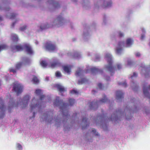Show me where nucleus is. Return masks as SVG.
Instances as JSON below:
<instances>
[{
	"label": "nucleus",
	"mask_w": 150,
	"mask_h": 150,
	"mask_svg": "<svg viewBox=\"0 0 150 150\" xmlns=\"http://www.w3.org/2000/svg\"><path fill=\"white\" fill-rule=\"evenodd\" d=\"M54 105L56 106H60V111L62 113L64 117L67 118L69 116L68 112L66 110L67 105L63 102V101L59 99V97L57 96L54 102Z\"/></svg>",
	"instance_id": "nucleus-1"
},
{
	"label": "nucleus",
	"mask_w": 150,
	"mask_h": 150,
	"mask_svg": "<svg viewBox=\"0 0 150 150\" xmlns=\"http://www.w3.org/2000/svg\"><path fill=\"white\" fill-rule=\"evenodd\" d=\"M105 58L108 61V64L106 67V69L110 72L114 73L115 69V67L112 65V61L111 55L110 54H107Z\"/></svg>",
	"instance_id": "nucleus-2"
},
{
	"label": "nucleus",
	"mask_w": 150,
	"mask_h": 150,
	"mask_svg": "<svg viewBox=\"0 0 150 150\" xmlns=\"http://www.w3.org/2000/svg\"><path fill=\"white\" fill-rule=\"evenodd\" d=\"M23 85L17 82H15L13 83L12 90L15 92L17 96L22 93L23 92Z\"/></svg>",
	"instance_id": "nucleus-3"
},
{
	"label": "nucleus",
	"mask_w": 150,
	"mask_h": 150,
	"mask_svg": "<svg viewBox=\"0 0 150 150\" xmlns=\"http://www.w3.org/2000/svg\"><path fill=\"white\" fill-rule=\"evenodd\" d=\"M108 99L106 98V96L104 95L103 98L99 101L96 102H92L89 103V106L91 109L95 110V108L97 107L98 104H101L103 103L106 102L108 101Z\"/></svg>",
	"instance_id": "nucleus-4"
},
{
	"label": "nucleus",
	"mask_w": 150,
	"mask_h": 150,
	"mask_svg": "<svg viewBox=\"0 0 150 150\" xmlns=\"http://www.w3.org/2000/svg\"><path fill=\"white\" fill-rule=\"evenodd\" d=\"M65 20L61 15H59L54 22V25L59 27L64 24Z\"/></svg>",
	"instance_id": "nucleus-5"
},
{
	"label": "nucleus",
	"mask_w": 150,
	"mask_h": 150,
	"mask_svg": "<svg viewBox=\"0 0 150 150\" xmlns=\"http://www.w3.org/2000/svg\"><path fill=\"white\" fill-rule=\"evenodd\" d=\"M45 47L47 50L50 51H53L56 48V45L53 44L51 42H47L45 45Z\"/></svg>",
	"instance_id": "nucleus-6"
},
{
	"label": "nucleus",
	"mask_w": 150,
	"mask_h": 150,
	"mask_svg": "<svg viewBox=\"0 0 150 150\" xmlns=\"http://www.w3.org/2000/svg\"><path fill=\"white\" fill-rule=\"evenodd\" d=\"M23 63L22 62H18L15 65V69L11 68L9 69V71L10 72H12L13 73H16V71L19 69L21 67Z\"/></svg>",
	"instance_id": "nucleus-7"
},
{
	"label": "nucleus",
	"mask_w": 150,
	"mask_h": 150,
	"mask_svg": "<svg viewBox=\"0 0 150 150\" xmlns=\"http://www.w3.org/2000/svg\"><path fill=\"white\" fill-rule=\"evenodd\" d=\"M62 66L61 63L57 60H54L51 63L50 67L53 68L55 67H59Z\"/></svg>",
	"instance_id": "nucleus-8"
},
{
	"label": "nucleus",
	"mask_w": 150,
	"mask_h": 150,
	"mask_svg": "<svg viewBox=\"0 0 150 150\" xmlns=\"http://www.w3.org/2000/svg\"><path fill=\"white\" fill-rule=\"evenodd\" d=\"M30 99V96L27 95L25 96L21 100L22 103L23 104V107H25L28 105Z\"/></svg>",
	"instance_id": "nucleus-9"
},
{
	"label": "nucleus",
	"mask_w": 150,
	"mask_h": 150,
	"mask_svg": "<svg viewBox=\"0 0 150 150\" xmlns=\"http://www.w3.org/2000/svg\"><path fill=\"white\" fill-rule=\"evenodd\" d=\"M24 48L25 49L26 51L30 54H33V51L31 46L29 44H25L23 45Z\"/></svg>",
	"instance_id": "nucleus-10"
},
{
	"label": "nucleus",
	"mask_w": 150,
	"mask_h": 150,
	"mask_svg": "<svg viewBox=\"0 0 150 150\" xmlns=\"http://www.w3.org/2000/svg\"><path fill=\"white\" fill-rule=\"evenodd\" d=\"M54 86L57 88V90L62 93L66 91V89L64 87L59 84H56Z\"/></svg>",
	"instance_id": "nucleus-11"
},
{
	"label": "nucleus",
	"mask_w": 150,
	"mask_h": 150,
	"mask_svg": "<svg viewBox=\"0 0 150 150\" xmlns=\"http://www.w3.org/2000/svg\"><path fill=\"white\" fill-rule=\"evenodd\" d=\"M37 101L38 100H36L35 98L32 99L30 105V107L32 110L38 106V105L37 104Z\"/></svg>",
	"instance_id": "nucleus-12"
},
{
	"label": "nucleus",
	"mask_w": 150,
	"mask_h": 150,
	"mask_svg": "<svg viewBox=\"0 0 150 150\" xmlns=\"http://www.w3.org/2000/svg\"><path fill=\"white\" fill-rule=\"evenodd\" d=\"M148 89L150 90V86L147 87H146L145 86L143 87V90L144 94L146 97H148L149 98H150L149 94L148 91Z\"/></svg>",
	"instance_id": "nucleus-13"
},
{
	"label": "nucleus",
	"mask_w": 150,
	"mask_h": 150,
	"mask_svg": "<svg viewBox=\"0 0 150 150\" xmlns=\"http://www.w3.org/2000/svg\"><path fill=\"white\" fill-rule=\"evenodd\" d=\"M124 93H123L120 91H116V99L117 100H120L122 98H123V95Z\"/></svg>",
	"instance_id": "nucleus-14"
},
{
	"label": "nucleus",
	"mask_w": 150,
	"mask_h": 150,
	"mask_svg": "<svg viewBox=\"0 0 150 150\" xmlns=\"http://www.w3.org/2000/svg\"><path fill=\"white\" fill-rule=\"evenodd\" d=\"M91 70L92 73L96 74L98 73H102L103 71L102 70L96 68V67L91 68Z\"/></svg>",
	"instance_id": "nucleus-15"
},
{
	"label": "nucleus",
	"mask_w": 150,
	"mask_h": 150,
	"mask_svg": "<svg viewBox=\"0 0 150 150\" xmlns=\"http://www.w3.org/2000/svg\"><path fill=\"white\" fill-rule=\"evenodd\" d=\"M133 42V40L131 39L130 38L127 39L126 40V47H130L132 45Z\"/></svg>",
	"instance_id": "nucleus-16"
},
{
	"label": "nucleus",
	"mask_w": 150,
	"mask_h": 150,
	"mask_svg": "<svg viewBox=\"0 0 150 150\" xmlns=\"http://www.w3.org/2000/svg\"><path fill=\"white\" fill-rule=\"evenodd\" d=\"M11 39L14 42H17L18 40V36L15 34H12L11 35Z\"/></svg>",
	"instance_id": "nucleus-17"
},
{
	"label": "nucleus",
	"mask_w": 150,
	"mask_h": 150,
	"mask_svg": "<svg viewBox=\"0 0 150 150\" xmlns=\"http://www.w3.org/2000/svg\"><path fill=\"white\" fill-rule=\"evenodd\" d=\"M15 49L16 51H21L23 50L24 47L20 45H16L14 46Z\"/></svg>",
	"instance_id": "nucleus-18"
},
{
	"label": "nucleus",
	"mask_w": 150,
	"mask_h": 150,
	"mask_svg": "<svg viewBox=\"0 0 150 150\" xmlns=\"http://www.w3.org/2000/svg\"><path fill=\"white\" fill-rule=\"evenodd\" d=\"M0 103L1 104V106H0V112H4L5 110V108L4 104L3 103L2 100L1 98H0Z\"/></svg>",
	"instance_id": "nucleus-19"
},
{
	"label": "nucleus",
	"mask_w": 150,
	"mask_h": 150,
	"mask_svg": "<svg viewBox=\"0 0 150 150\" xmlns=\"http://www.w3.org/2000/svg\"><path fill=\"white\" fill-rule=\"evenodd\" d=\"M63 68L64 71L67 73H69L71 72V67H70L65 66H63Z\"/></svg>",
	"instance_id": "nucleus-20"
},
{
	"label": "nucleus",
	"mask_w": 150,
	"mask_h": 150,
	"mask_svg": "<svg viewBox=\"0 0 150 150\" xmlns=\"http://www.w3.org/2000/svg\"><path fill=\"white\" fill-rule=\"evenodd\" d=\"M51 4H52L55 7V8L58 7V6H59V5L58 3H55L54 0H49L48 1Z\"/></svg>",
	"instance_id": "nucleus-21"
},
{
	"label": "nucleus",
	"mask_w": 150,
	"mask_h": 150,
	"mask_svg": "<svg viewBox=\"0 0 150 150\" xmlns=\"http://www.w3.org/2000/svg\"><path fill=\"white\" fill-rule=\"evenodd\" d=\"M87 118L86 117L83 118V119L82 122H84V124L86 125V126H85V127H84V126H82V129H85V128H86V127H87V126H89L88 124H87L88 122H87ZM88 124H89V123Z\"/></svg>",
	"instance_id": "nucleus-22"
},
{
	"label": "nucleus",
	"mask_w": 150,
	"mask_h": 150,
	"mask_svg": "<svg viewBox=\"0 0 150 150\" xmlns=\"http://www.w3.org/2000/svg\"><path fill=\"white\" fill-rule=\"evenodd\" d=\"M88 80L85 78H82L80 80L78 81V84H81L85 82H87Z\"/></svg>",
	"instance_id": "nucleus-23"
},
{
	"label": "nucleus",
	"mask_w": 150,
	"mask_h": 150,
	"mask_svg": "<svg viewBox=\"0 0 150 150\" xmlns=\"http://www.w3.org/2000/svg\"><path fill=\"white\" fill-rule=\"evenodd\" d=\"M32 81H33V83L35 84L38 83L39 81L37 77L35 76H33L32 80Z\"/></svg>",
	"instance_id": "nucleus-24"
},
{
	"label": "nucleus",
	"mask_w": 150,
	"mask_h": 150,
	"mask_svg": "<svg viewBox=\"0 0 150 150\" xmlns=\"http://www.w3.org/2000/svg\"><path fill=\"white\" fill-rule=\"evenodd\" d=\"M7 47V46L4 44L1 45H0V52L2 50L6 49Z\"/></svg>",
	"instance_id": "nucleus-25"
},
{
	"label": "nucleus",
	"mask_w": 150,
	"mask_h": 150,
	"mask_svg": "<svg viewBox=\"0 0 150 150\" xmlns=\"http://www.w3.org/2000/svg\"><path fill=\"white\" fill-rule=\"evenodd\" d=\"M40 64L44 67H46L47 65V64L45 61H42L40 63Z\"/></svg>",
	"instance_id": "nucleus-26"
},
{
	"label": "nucleus",
	"mask_w": 150,
	"mask_h": 150,
	"mask_svg": "<svg viewBox=\"0 0 150 150\" xmlns=\"http://www.w3.org/2000/svg\"><path fill=\"white\" fill-rule=\"evenodd\" d=\"M69 105L71 106L73 105L75 102L74 100L71 98L69 99Z\"/></svg>",
	"instance_id": "nucleus-27"
},
{
	"label": "nucleus",
	"mask_w": 150,
	"mask_h": 150,
	"mask_svg": "<svg viewBox=\"0 0 150 150\" xmlns=\"http://www.w3.org/2000/svg\"><path fill=\"white\" fill-rule=\"evenodd\" d=\"M114 117H113L112 115V116H111V117L109 118V120L110 121L111 120L112 121L113 120H114V119L115 120H117V117L116 115H115V114H114Z\"/></svg>",
	"instance_id": "nucleus-28"
},
{
	"label": "nucleus",
	"mask_w": 150,
	"mask_h": 150,
	"mask_svg": "<svg viewBox=\"0 0 150 150\" xmlns=\"http://www.w3.org/2000/svg\"><path fill=\"white\" fill-rule=\"evenodd\" d=\"M125 42L123 41L120 42L118 44V47H121L122 46H125Z\"/></svg>",
	"instance_id": "nucleus-29"
},
{
	"label": "nucleus",
	"mask_w": 150,
	"mask_h": 150,
	"mask_svg": "<svg viewBox=\"0 0 150 150\" xmlns=\"http://www.w3.org/2000/svg\"><path fill=\"white\" fill-rule=\"evenodd\" d=\"M81 72V69H79L78 71H76L75 73V75L76 76H80Z\"/></svg>",
	"instance_id": "nucleus-30"
},
{
	"label": "nucleus",
	"mask_w": 150,
	"mask_h": 150,
	"mask_svg": "<svg viewBox=\"0 0 150 150\" xmlns=\"http://www.w3.org/2000/svg\"><path fill=\"white\" fill-rule=\"evenodd\" d=\"M56 76L57 77H61L62 76V75L61 73L59 71H57L55 73Z\"/></svg>",
	"instance_id": "nucleus-31"
},
{
	"label": "nucleus",
	"mask_w": 150,
	"mask_h": 150,
	"mask_svg": "<svg viewBox=\"0 0 150 150\" xmlns=\"http://www.w3.org/2000/svg\"><path fill=\"white\" fill-rule=\"evenodd\" d=\"M122 49L121 48H119L118 47L117 48V49H116V53L117 54H119L122 51Z\"/></svg>",
	"instance_id": "nucleus-32"
},
{
	"label": "nucleus",
	"mask_w": 150,
	"mask_h": 150,
	"mask_svg": "<svg viewBox=\"0 0 150 150\" xmlns=\"http://www.w3.org/2000/svg\"><path fill=\"white\" fill-rule=\"evenodd\" d=\"M112 4V3L111 1H110V2H108L107 3L106 5L104 6H105L104 7L106 8V7H110L111 6Z\"/></svg>",
	"instance_id": "nucleus-33"
},
{
	"label": "nucleus",
	"mask_w": 150,
	"mask_h": 150,
	"mask_svg": "<svg viewBox=\"0 0 150 150\" xmlns=\"http://www.w3.org/2000/svg\"><path fill=\"white\" fill-rule=\"evenodd\" d=\"M119 84L122 85L124 87H126L127 86V84L126 82H125L124 83L121 82L119 83Z\"/></svg>",
	"instance_id": "nucleus-34"
},
{
	"label": "nucleus",
	"mask_w": 150,
	"mask_h": 150,
	"mask_svg": "<svg viewBox=\"0 0 150 150\" xmlns=\"http://www.w3.org/2000/svg\"><path fill=\"white\" fill-rule=\"evenodd\" d=\"M35 93L36 94L40 95L41 93V91L40 89L36 90L35 91Z\"/></svg>",
	"instance_id": "nucleus-35"
},
{
	"label": "nucleus",
	"mask_w": 150,
	"mask_h": 150,
	"mask_svg": "<svg viewBox=\"0 0 150 150\" xmlns=\"http://www.w3.org/2000/svg\"><path fill=\"white\" fill-rule=\"evenodd\" d=\"M26 26L24 25L23 27H21L20 28V30L21 31H23L26 29Z\"/></svg>",
	"instance_id": "nucleus-36"
},
{
	"label": "nucleus",
	"mask_w": 150,
	"mask_h": 150,
	"mask_svg": "<svg viewBox=\"0 0 150 150\" xmlns=\"http://www.w3.org/2000/svg\"><path fill=\"white\" fill-rule=\"evenodd\" d=\"M16 16V14L14 13H12L11 14V16L10 17V18L11 19H13Z\"/></svg>",
	"instance_id": "nucleus-37"
},
{
	"label": "nucleus",
	"mask_w": 150,
	"mask_h": 150,
	"mask_svg": "<svg viewBox=\"0 0 150 150\" xmlns=\"http://www.w3.org/2000/svg\"><path fill=\"white\" fill-rule=\"evenodd\" d=\"M118 36L120 38H121L124 36V35L123 33L120 32L118 33Z\"/></svg>",
	"instance_id": "nucleus-38"
},
{
	"label": "nucleus",
	"mask_w": 150,
	"mask_h": 150,
	"mask_svg": "<svg viewBox=\"0 0 150 150\" xmlns=\"http://www.w3.org/2000/svg\"><path fill=\"white\" fill-rule=\"evenodd\" d=\"M98 87L100 89H103V86L102 84L101 83H99L98 85Z\"/></svg>",
	"instance_id": "nucleus-39"
},
{
	"label": "nucleus",
	"mask_w": 150,
	"mask_h": 150,
	"mask_svg": "<svg viewBox=\"0 0 150 150\" xmlns=\"http://www.w3.org/2000/svg\"><path fill=\"white\" fill-rule=\"evenodd\" d=\"M49 28V27L47 25L44 26L43 27H42V26L40 27L41 29L42 30L45 29Z\"/></svg>",
	"instance_id": "nucleus-40"
},
{
	"label": "nucleus",
	"mask_w": 150,
	"mask_h": 150,
	"mask_svg": "<svg viewBox=\"0 0 150 150\" xmlns=\"http://www.w3.org/2000/svg\"><path fill=\"white\" fill-rule=\"evenodd\" d=\"M70 93L71 94H76V93H78V92L76 91V90H73L71 91Z\"/></svg>",
	"instance_id": "nucleus-41"
},
{
	"label": "nucleus",
	"mask_w": 150,
	"mask_h": 150,
	"mask_svg": "<svg viewBox=\"0 0 150 150\" xmlns=\"http://www.w3.org/2000/svg\"><path fill=\"white\" fill-rule=\"evenodd\" d=\"M92 132H93L94 134H95L96 135H98V134L96 133V130L95 129H93L92 130Z\"/></svg>",
	"instance_id": "nucleus-42"
},
{
	"label": "nucleus",
	"mask_w": 150,
	"mask_h": 150,
	"mask_svg": "<svg viewBox=\"0 0 150 150\" xmlns=\"http://www.w3.org/2000/svg\"><path fill=\"white\" fill-rule=\"evenodd\" d=\"M117 66L118 69H120L122 68L121 65L120 64H117Z\"/></svg>",
	"instance_id": "nucleus-43"
},
{
	"label": "nucleus",
	"mask_w": 150,
	"mask_h": 150,
	"mask_svg": "<svg viewBox=\"0 0 150 150\" xmlns=\"http://www.w3.org/2000/svg\"><path fill=\"white\" fill-rule=\"evenodd\" d=\"M137 74H136L135 72H134L133 73V75L131 76V78L132 79L134 77H137Z\"/></svg>",
	"instance_id": "nucleus-44"
},
{
	"label": "nucleus",
	"mask_w": 150,
	"mask_h": 150,
	"mask_svg": "<svg viewBox=\"0 0 150 150\" xmlns=\"http://www.w3.org/2000/svg\"><path fill=\"white\" fill-rule=\"evenodd\" d=\"M17 147L19 149H22V146L19 144H17Z\"/></svg>",
	"instance_id": "nucleus-45"
},
{
	"label": "nucleus",
	"mask_w": 150,
	"mask_h": 150,
	"mask_svg": "<svg viewBox=\"0 0 150 150\" xmlns=\"http://www.w3.org/2000/svg\"><path fill=\"white\" fill-rule=\"evenodd\" d=\"M45 97V96L44 95H41L40 97V100H42Z\"/></svg>",
	"instance_id": "nucleus-46"
},
{
	"label": "nucleus",
	"mask_w": 150,
	"mask_h": 150,
	"mask_svg": "<svg viewBox=\"0 0 150 150\" xmlns=\"http://www.w3.org/2000/svg\"><path fill=\"white\" fill-rule=\"evenodd\" d=\"M135 55L136 57H139L140 56V54L139 52H137L136 53Z\"/></svg>",
	"instance_id": "nucleus-47"
},
{
	"label": "nucleus",
	"mask_w": 150,
	"mask_h": 150,
	"mask_svg": "<svg viewBox=\"0 0 150 150\" xmlns=\"http://www.w3.org/2000/svg\"><path fill=\"white\" fill-rule=\"evenodd\" d=\"M5 114L4 113H2V114L0 115V118H2L4 116Z\"/></svg>",
	"instance_id": "nucleus-48"
},
{
	"label": "nucleus",
	"mask_w": 150,
	"mask_h": 150,
	"mask_svg": "<svg viewBox=\"0 0 150 150\" xmlns=\"http://www.w3.org/2000/svg\"><path fill=\"white\" fill-rule=\"evenodd\" d=\"M16 22L13 23L11 25V28H13L14 27V25L16 24Z\"/></svg>",
	"instance_id": "nucleus-49"
},
{
	"label": "nucleus",
	"mask_w": 150,
	"mask_h": 150,
	"mask_svg": "<svg viewBox=\"0 0 150 150\" xmlns=\"http://www.w3.org/2000/svg\"><path fill=\"white\" fill-rule=\"evenodd\" d=\"M9 9H10V8L9 7L7 8H5L4 9V10L6 11H9Z\"/></svg>",
	"instance_id": "nucleus-50"
},
{
	"label": "nucleus",
	"mask_w": 150,
	"mask_h": 150,
	"mask_svg": "<svg viewBox=\"0 0 150 150\" xmlns=\"http://www.w3.org/2000/svg\"><path fill=\"white\" fill-rule=\"evenodd\" d=\"M92 93L93 94H94L95 93H97V92L96 91L93 90L92 91Z\"/></svg>",
	"instance_id": "nucleus-51"
},
{
	"label": "nucleus",
	"mask_w": 150,
	"mask_h": 150,
	"mask_svg": "<svg viewBox=\"0 0 150 150\" xmlns=\"http://www.w3.org/2000/svg\"><path fill=\"white\" fill-rule=\"evenodd\" d=\"M144 36L143 35H142L141 36V39H143L144 38Z\"/></svg>",
	"instance_id": "nucleus-52"
},
{
	"label": "nucleus",
	"mask_w": 150,
	"mask_h": 150,
	"mask_svg": "<svg viewBox=\"0 0 150 150\" xmlns=\"http://www.w3.org/2000/svg\"><path fill=\"white\" fill-rule=\"evenodd\" d=\"M3 20L2 17L0 16V21H2Z\"/></svg>",
	"instance_id": "nucleus-53"
},
{
	"label": "nucleus",
	"mask_w": 150,
	"mask_h": 150,
	"mask_svg": "<svg viewBox=\"0 0 150 150\" xmlns=\"http://www.w3.org/2000/svg\"><path fill=\"white\" fill-rule=\"evenodd\" d=\"M35 112H33V117H35Z\"/></svg>",
	"instance_id": "nucleus-54"
},
{
	"label": "nucleus",
	"mask_w": 150,
	"mask_h": 150,
	"mask_svg": "<svg viewBox=\"0 0 150 150\" xmlns=\"http://www.w3.org/2000/svg\"><path fill=\"white\" fill-rule=\"evenodd\" d=\"M12 106H14V103H12Z\"/></svg>",
	"instance_id": "nucleus-55"
},
{
	"label": "nucleus",
	"mask_w": 150,
	"mask_h": 150,
	"mask_svg": "<svg viewBox=\"0 0 150 150\" xmlns=\"http://www.w3.org/2000/svg\"><path fill=\"white\" fill-rule=\"evenodd\" d=\"M118 112H120V111L119 110L118 111H116V112L117 113H118Z\"/></svg>",
	"instance_id": "nucleus-56"
},
{
	"label": "nucleus",
	"mask_w": 150,
	"mask_h": 150,
	"mask_svg": "<svg viewBox=\"0 0 150 150\" xmlns=\"http://www.w3.org/2000/svg\"><path fill=\"white\" fill-rule=\"evenodd\" d=\"M45 117H47V118L48 117V115H45Z\"/></svg>",
	"instance_id": "nucleus-57"
},
{
	"label": "nucleus",
	"mask_w": 150,
	"mask_h": 150,
	"mask_svg": "<svg viewBox=\"0 0 150 150\" xmlns=\"http://www.w3.org/2000/svg\"><path fill=\"white\" fill-rule=\"evenodd\" d=\"M1 6H0V9H1Z\"/></svg>",
	"instance_id": "nucleus-58"
},
{
	"label": "nucleus",
	"mask_w": 150,
	"mask_h": 150,
	"mask_svg": "<svg viewBox=\"0 0 150 150\" xmlns=\"http://www.w3.org/2000/svg\"><path fill=\"white\" fill-rule=\"evenodd\" d=\"M128 64H130L129 63V62H128Z\"/></svg>",
	"instance_id": "nucleus-59"
},
{
	"label": "nucleus",
	"mask_w": 150,
	"mask_h": 150,
	"mask_svg": "<svg viewBox=\"0 0 150 150\" xmlns=\"http://www.w3.org/2000/svg\"><path fill=\"white\" fill-rule=\"evenodd\" d=\"M36 44H38V43H37V42H36Z\"/></svg>",
	"instance_id": "nucleus-60"
},
{
	"label": "nucleus",
	"mask_w": 150,
	"mask_h": 150,
	"mask_svg": "<svg viewBox=\"0 0 150 150\" xmlns=\"http://www.w3.org/2000/svg\"><path fill=\"white\" fill-rule=\"evenodd\" d=\"M64 130L66 131V129H65Z\"/></svg>",
	"instance_id": "nucleus-61"
},
{
	"label": "nucleus",
	"mask_w": 150,
	"mask_h": 150,
	"mask_svg": "<svg viewBox=\"0 0 150 150\" xmlns=\"http://www.w3.org/2000/svg\"><path fill=\"white\" fill-rule=\"evenodd\" d=\"M17 106L16 105H15V106Z\"/></svg>",
	"instance_id": "nucleus-62"
}]
</instances>
